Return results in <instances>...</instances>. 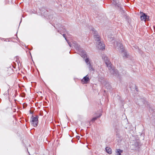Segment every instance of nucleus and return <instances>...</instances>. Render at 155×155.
<instances>
[{"instance_id":"nucleus-10","label":"nucleus","mask_w":155,"mask_h":155,"mask_svg":"<svg viewBox=\"0 0 155 155\" xmlns=\"http://www.w3.org/2000/svg\"><path fill=\"white\" fill-rule=\"evenodd\" d=\"M97 117H94L91 120L92 121L94 122V121H95V120L97 119Z\"/></svg>"},{"instance_id":"nucleus-11","label":"nucleus","mask_w":155,"mask_h":155,"mask_svg":"<svg viewBox=\"0 0 155 155\" xmlns=\"http://www.w3.org/2000/svg\"><path fill=\"white\" fill-rule=\"evenodd\" d=\"M85 62H86L87 64H88L89 63V59L88 58H86V59H85Z\"/></svg>"},{"instance_id":"nucleus-2","label":"nucleus","mask_w":155,"mask_h":155,"mask_svg":"<svg viewBox=\"0 0 155 155\" xmlns=\"http://www.w3.org/2000/svg\"><path fill=\"white\" fill-rule=\"evenodd\" d=\"M102 58L105 61V63L107 66L109 68V69L110 70L112 68L111 64L109 61L108 58L105 56L103 57Z\"/></svg>"},{"instance_id":"nucleus-4","label":"nucleus","mask_w":155,"mask_h":155,"mask_svg":"<svg viewBox=\"0 0 155 155\" xmlns=\"http://www.w3.org/2000/svg\"><path fill=\"white\" fill-rule=\"evenodd\" d=\"M89 79L88 75L84 77L83 79L81 80V82L83 84H87L89 81Z\"/></svg>"},{"instance_id":"nucleus-6","label":"nucleus","mask_w":155,"mask_h":155,"mask_svg":"<svg viewBox=\"0 0 155 155\" xmlns=\"http://www.w3.org/2000/svg\"><path fill=\"white\" fill-rule=\"evenodd\" d=\"M106 152L109 154H111L112 153V149L109 147H107L105 149Z\"/></svg>"},{"instance_id":"nucleus-5","label":"nucleus","mask_w":155,"mask_h":155,"mask_svg":"<svg viewBox=\"0 0 155 155\" xmlns=\"http://www.w3.org/2000/svg\"><path fill=\"white\" fill-rule=\"evenodd\" d=\"M98 47L100 49H105V45L102 42H100L98 44Z\"/></svg>"},{"instance_id":"nucleus-1","label":"nucleus","mask_w":155,"mask_h":155,"mask_svg":"<svg viewBox=\"0 0 155 155\" xmlns=\"http://www.w3.org/2000/svg\"><path fill=\"white\" fill-rule=\"evenodd\" d=\"M38 122V116L33 117L31 122V124L34 127H36L37 126Z\"/></svg>"},{"instance_id":"nucleus-12","label":"nucleus","mask_w":155,"mask_h":155,"mask_svg":"<svg viewBox=\"0 0 155 155\" xmlns=\"http://www.w3.org/2000/svg\"><path fill=\"white\" fill-rule=\"evenodd\" d=\"M119 44H120V48H121L122 47V44H121L120 43Z\"/></svg>"},{"instance_id":"nucleus-7","label":"nucleus","mask_w":155,"mask_h":155,"mask_svg":"<svg viewBox=\"0 0 155 155\" xmlns=\"http://www.w3.org/2000/svg\"><path fill=\"white\" fill-rule=\"evenodd\" d=\"M123 151V150L120 149H117L116 151V155H121V153H122Z\"/></svg>"},{"instance_id":"nucleus-8","label":"nucleus","mask_w":155,"mask_h":155,"mask_svg":"<svg viewBox=\"0 0 155 155\" xmlns=\"http://www.w3.org/2000/svg\"><path fill=\"white\" fill-rule=\"evenodd\" d=\"M95 40L97 41H100V38L98 36V35L97 36L96 35L94 36V37Z\"/></svg>"},{"instance_id":"nucleus-9","label":"nucleus","mask_w":155,"mask_h":155,"mask_svg":"<svg viewBox=\"0 0 155 155\" xmlns=\"http://www.w3.org/2000/svg\"><path fill=\"white\" fill-rule=\"evenodd\" d=\"M88 64H89L90 66L89 67V68L90 70H94V69H93L92 66L91 65V64H90V63L89 62V63Z\"/></svg>"},{"instance_id":"nucleus-3","label":"nucleus","mask_w":155,"mask_h":155,"mask_svg":"<svg viewBox=\"0 0 155 155\" xmlns=\"http://www.w3.org/2000/svg\"><path fill=\"white\" fill-rule=\"evenodd\" d=\"M140 19L142 21H145L147 19L149 18V17L143 12H141Z\"/></svg>"}]
</instances>
